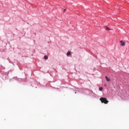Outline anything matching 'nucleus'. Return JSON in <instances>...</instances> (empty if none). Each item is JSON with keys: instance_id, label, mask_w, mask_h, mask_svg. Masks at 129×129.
Returning <instances> with one entry per match:
<instances>
[{"instance_id": "0eeeda50", "label": "nucleus", "mask_w": 129, "mask_h": 129, "mask_svg": "<svg viewBox=\"0 0 129 129\" xmlns=\"http://www.w3.org/2000/svg\"><path fill=\"white\" fill-rule=\"evenodd\" d=\"M102 89H103L102 87H100V88H99V90L100 91H102Z\"/></svg>"}, {"instance_id": "7ed1b4c3", "label": "nucleus", "mask_w": 129, "mask_h": 129, "mask_svg": "<svg viewBox=\"0 0 129 129\" xmlns=\"http://www.w3.org/2000/svg\"><path fill=\"white\" fill-rule=\"evenodd\" d=\"M105 79L107 81H108V82H109V81H110V79L109 78H108V77H107V76L105 77Z\"/></svg>"}, {"instance_id": "39448f33", "label": "nucleus", "mask_w": 129, "mask_h": 129, "mask_svg": "<svg viewBox=\"0 0 129 129\" xmlns=\"http://www.w3.org/2000/svg\"><path fill=\"white\" fill-rule=\"evenodd\" d=\"M105 30H106L107 31H110V29H109V28H108V27H105Z\"/></svg>"}, {"instance_id": "20e7f679", "label": "nucleus", "mask_w": 129, "mask_h": 129, "mask_svg": "<svg viewBox=\"0 0 129 129\" xmlns=\"http://www.w3.org/2000/svg\"><path fill=\"white\" fill-rule=\"evenodd\" d=\"M67 56H70L71 55V52L68 51L67 53Z\"/></svg>"}, {"instance_id": "f257e3e1", "label": "nucleus", "mask_w": 129, "mask_h": 129, "mask_svg": "<svg viewBox=\"0 0 129 129\" xmlns=\"http://www.w3.org/2000/svg\"><path fill=\"white\" fill-rule=\"evenodd\" d=\"M100 100L102 103H104L105 104H107V103H108L109 102L108 100H107L106 98H104V97L100 98Z\"/></svg>"}, {"instance_id": "6e6552de", "label": "nucleus", "mask_w": 129, "mask_h": 129, "mask_svg": "<svg viewBox=\"0 0 129 129\" xmlns=\"http://www.w3.org/2000/svg\"><path fill=\"white\" fill-rule=\"evenodd\" d=\"M63 12L65 13V12H66V9H64Z\"/></svg>"}, {"instance_id": "f03ea898", "label": "nucleus", "mask_w": 129, "mask_h": 129, "mask_svg": "<svg viewBox=\"0 0 129 129\" xmlns=\"http://www.w3.org/2000/svg\"><path fill=\"white\" fill-rule=\"evenodd\" d=\"M120 44L121 45V46H125V43L123 42H122V40L120 41Z\"/></svg>"}, {"instance_id": "423d86ee", "label": "nucleus", "mask_w": 129, "mask_h": 129, "mask_svg": "<svg viewBox=\"0 0 129 129\" xmlns=\"http://www.w3.org/2000/svg\"><path fill=\"white\" fill-rule=\"evenodd\" d=\"M44 59H45V60H47L48 59V56L47 55H45L44 56Z\"/></svg>"}]
</instances>
